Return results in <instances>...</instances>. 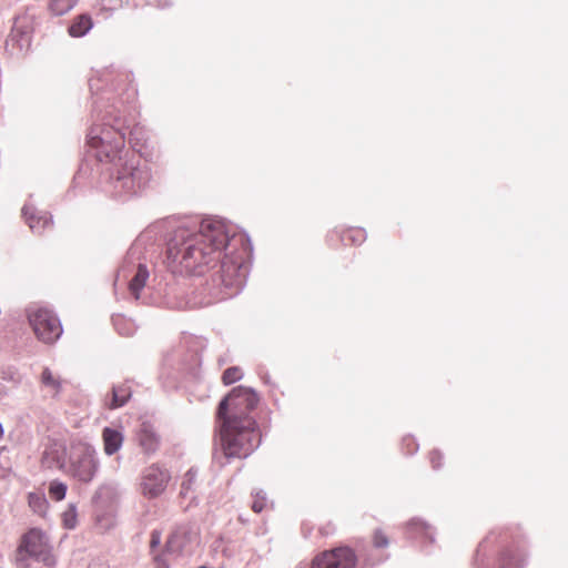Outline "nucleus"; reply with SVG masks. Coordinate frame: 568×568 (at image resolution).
Returning <instances> with one entry per match:
<instances>
[{
    "label": "nucleus",
    "instance_id": "obj_5",
    "mask_svg": "<svg viewBox=\"0 0 568 568\" xmlns=\"http://www.w3.org/2000/svg\"><path fill=\"white\" fill-rule=\"evenodd\" d=\"M124 139L125 133L106 124H94L88 133V144L95 150V158L110 164L124 156Z\"/></svg>",
    "mask_w": 568,
    "mask_h": 568
},
{
    "label": "nucleus",
    "instance_id": "obj_11",
    "mask_svg": "<svg viewBox=\"0 0 568 568\" xmlns=\"http://www.w3.org/2000/svg\"><path fill=\"white\" fill-rule=\"evenodd\" d=\"M356 557L352 549L347 547L336 548L325 551L317 556L313 562V568H354Z\"/></svg>",
    "mask_w": 568,
    "mask_h": 568
},
{
    "label": "nucleus",
    "instance_id": "obj_34",
    "mask_svg": "<svg viewBox=\"0 0 568 568\" xmlns=\"http://www.w3.org/2000/svg\"><path fill=\"white\" fill-rule=\"evenodd\" d=\"M429 458H430V463L433 465V468L437 469V468L440 467L443 456H442V453L439 450H433L430 453V455H429Z\"/></svg>",
    "mask_w": 568,
    "mask_h": 568
},
{
    "label": "nucleus",
    "instance_id": "obj_16",
    "mask_svg": "<svg viewBox=\"0 0 568 568\" xmlns=\"http://www.w3.org/2000/svg\"><path fill=\"white\" fill-rule=\"evenodd\" d=\"M182 551L181 548V538L178 534L172 535L166 544L164 554H153V560L155 564V568H170L168 560L165 559L166 555H178Z\"/></svg>",
    "mask_w": 568,
    "mask_h": 568
},
{
    "label": "nucleus",
    "instance_id": "obj_24",
    "mask_svg": "<svg viewBox=\"0 0 568 568\" xmlns=\"http://www.w3.org/2000/svg\"><path fill=\"white\" fill-rule=\"evenodd\" d=\"M366 240V232L363 229L353 227L342 234L344 243H352L355 245L362 244Z\"/></svg>",
    "mask_w": 568,
    "mask_h": 568
},
{
    "label": "nucleus",
    "instance_id": "obj_8",
    "mask_svg": "<svg viewBox=\"0 0 568 568\" xmlns=\"http://www.w3.org/2000/svg\"><path fill=\"white\" fill-rule=\"evenodd\" d=\"M29 323L38 339L45 344H53L63 333L59 317L47 308L30 313Z\"/></svg>",
    "mask_w": 568,
    "mask_h": 568
},
{
    "label": "nucleus",
    "instance_id": "obj_31",
    "mask_svg": "<svg viewBox=\"0 0 568 568\" xmlns=\"http://www.w3.org/2000/svg\"><path fill=\"white\" fill-rule=\"evenodd\" d=\"M388 544V538L381 530H377L374 535V546L376 548H385Z\"/></svg>",
    "mask_w": 568,
    "mask_h": 568
},
{
    "label": "nucleus",
    "instance_id": "obj_10",
    "mask_svg": "<svg viewBox=\"0 0 568 568\" xmlns=\"http://www.w3.org/2000/svg\"><path fill=\"white\" fill-rule=\"evenodd\" d=\"M33 31V19L29 14H21L14 19L7 47L24 52L30 48Z\"/></svg>",
    "mask_w": 568,
    "mask_h": 568
},
{
    "label": "nucleus",
    "instance_id": "obj_40",
    "mask_svg": "<svg viewBox=\"0 0 568 568\" xmlns=\"http://www.w3.org/2000/svg\"><path fill=\"white\" fill-rule=\"evenodd\" d=\"M94 112L98 113V118H101L102 120L105 118V115L102 114V110L100 109V105L95 102V105H94Z\"/></svg>",
    "mask_w": 568,
    "mask_h": 568
},
{
    "label": "nucleus",
    "instance_id": "obj_26",
    "mask_svg": "<svg viewBox=\"0 0 568 568\" xmlns=\"http://www.w3.org/2000/svg\"><path fill=\"white\" fill-rule=\"evenodd\" d=\"M67 489L68 487L64 483L55 479L49 484L48 493L51 499L60 501L64 499Z\"/></svg>",
    "mask_w": 568,
    "mask_h": 568
},
{
    "label": "nucleus",
    "instance_id": "obj_6",
    "mask_svg": "<svg viewBox=\"0 0 568 568\" xmlns=\"http://www.w3.org/2000/svg\"><path fill=\"white\" fill-rule=\"evenodd\" d=\"M100 469L98 452L88 442H74L71 445L65 474L82 483H91Z\"/></svg>",
    "mask_w": 568,
    "mask_h": 568
},
{
    "label": "nucleus",
    "instance_id": "obj_2",
    "mask_svg": "<svg viewBox=\"0 0 568 568\" xmlns=\"http://www.w3.org/2000/svg\"><path fill=\"white\" fill-rule=\"evenodd\" d=\"M220 422V443L226 459L246 458L260 446L261 436L253 418L239 419L234 415Z\"/></svg>",
    "mask_w": 568,
    "mask_h": 568
},
{
    "label": "nucleus",
    "instance_id": "obj_28",
    "mask_svg": "<svg viewBox=\"0 0 568 568\" xmlns=\"http://www.w3.org/2000/svg\"><path fill=\"white\" fill-rule=\"evenodd\" d=\"M63 524L67 528L72 529L77 524V507L70 504L68 509L63 513Z\"/></svg>",
    "mask_w": 568,
    "mask_h": 568
},
{
    "label": "nucleus",
    "instance_id": "obj_29",
    "mask_svg": "<svg viewBox=\"0 0 568 568\" xmlns=\"http://www.w3.org/2000/svg\"><path fill=\"white\" fill-rule=\"evenodd\" d=\"M242 378V371L239 367H230L224 371L222 379L224 384L230 385Z\"/></svg>",
    "mask_w": 568,
    "mask_h": 568
},
{
    "label": "nucleus",
    "instance_id": "obj_38",
    "mask_svg": "<svg viewBox=\"0 0 568 568\" xmlns=\"http://www.w3.org/2000/svg\"><path fill=\"white\" fill-rule=\"evenodd\" d=\"M8 387L0 382V402L8 396Z\"/></svg>",
    "mask_w": 568,
    "mask_h": 568
},
{
    "label": "nucleus",
    "instance_id": "obj_13",
    "mask_svg": "<svg viewBox=\"0 0 568 568\" xmlns=\"http://www.w3.org/2000/svg\"><path fill=\"white\" fill-rule=\"evenodd\" d=\"M22 216L33 233H41L52 224L51 215L45 211L38 210L31 203L23 205Z\"/></svg>",
    "mask_w": 568,
    "mask_h": 568
},
{
    "label": "nucleus",
    "instance_id": "obj_21",
    "mask_svg": "<svg viewBox=\"0 0 568 568\" xmlns=\"http://www.w3.org/2000/svg\"><path fill=\"white\" fill-rule=\"evenodd\" d=\"M525 564V555L519 549L507 550L500 559V568H524Z\"/></svg>",
    "mask_w": 568,
    "mask_h": 568
},
{
    "label": "nucleus",
    "instance_id": "obj_20",
    "mask_svg": "<svg viewBox=\"0 0 568 568\" xmlns=\"http://www.w3.org/2000/svg\"><path fill=\"white\" fill-rule=\"evenodd\" d=\"M407 530L414 538L424 536L429 539L430 542L434 541L433 528L419 518H413L409 520L407 524Z\"/></svg>",
    "mask_w": 568,
    "mask_h": 568
},
{
    "label": "nucleus",
    "instance_id": "obj_14",
    "mask_svg": "<svg viewBox=\"0 0 568 568\" xmlns=\"http://www.w3.org/2000/svg\"><path fill=\"white\" fill-rule=\"evenodd\" d=\"M138 440L146 454H153L160 445V437L155 433L154 428L146 423L141 425V428L138 433Z\"/></svg>",
    "mask_w": 568,
    "mask_h": 568
},
{
    "label": "nucleus",
    "instance_id": "obj_12",
    "mask_svg": "<svg viewBox=\"0 0 568 568\" xmlns=\"http://www.w3.org/2000/svg\"><path fill=\"white\" fill-rule=\"evenodd\" d=\"M65 457V445L58 440H49L44 446L41 464L44 468H57L64 471L68 464Z\"/></svg>",
    "mask_w": 568,
    "mask_h": 568
},
{
    "label": "nucleus",
    "instance_id": "obj_35",
    "mask_svg": "<svg viewBox=\"0 0 568 568\" xmlns=\"http://www.w3.org/2000/svg\"><path fill=\"white\" fill-rule=\"evenodd\" d=\"M122 324H125L124 318H122V317L114 318V326L118 329V332L121 335H131L133 333V329H131V328L122 329V327H121Z\"/></svg>",
    "mask_w": 568,
    "mask_h": 568
},
{
    "label": "nucleus",
    "instance_id": "obj_3",
    "mask_svg": "<svg viewBox=\"0 0 568 568\" xmlns=\"http://www.w3.org/2000/svg\"><path fill=\"white\" fill-rule=\"evenodd\" d=\"M109 171L111 192L119 197L140 194L152 179L148 164L134 159L126 160L124 156H119V160L112 162Z\"/></svg>",
    "mask_w": 568,
    "mask_h": 568
},
{
    "label": "nucleus",
    "instance_id": "obj_9",
    "mask_svg": "<svg viewBox=\"0 0 568 568\" xmlns=\"http://www.w3.org/2000/svg\"><path fill=\"white\" fill-rule=\"evenodd\" d=\"M170 480L171 474L168 468L159 464H151L140 474V493L148 499H155L165 491Z\"/></svg>",
    "mask_w": 568,
    "mask_h": 568
},
{
    "label": "nucleus",
    "instance_id": "obj_36",
    "mask_svg": "<svg viewBox=\"0 0 568 568\" xmlns=\"http://www.w3.org/2000/svg\"><path fill=\"white\" fill-rule=\"evenodd\" d=\"M140 133H141V129L140 128H134L133 130L130 131V141L134 142V146H138V141H139L138 135Z\"/></svg>",
    "mask_w": 568,
    "mask_h": 568
},
{
    "label": "nucleus",
    "instance_id": "obj_7",
    "mask_svg": "<svg viewBox=\"0 0 568 568\" xmlns=\"http://www.w3.org/2000/svg\"><path fill=\"white\" fill-rule=\"evenodd\" d=\"M258 397L252 388L237 386L220 402L217 419L224 420L225 417L234 415L239 419L252 418L248 413L256 407Z\"/></svg>",
    "mask_w": 568,
    "mask_h": 568
},
{
    "label": "nucleus",
    "instance_id": "obj_33",
    "mask_svg": "<svg viewBox=\"0 0 568 568\" xmlns=\"http://www.w3.org/2000/svg\"><path fill=\"white\" fill-rule=\"evenodd\" d=\"M161 544V532L158 530H153L151 532V539H150V548L151 552L154 554V549L160 546Z\"/></svg>",
    "mask_w": 568,
    "mask_h": 568
},
{
    "label": "nucleus",
    "instance_id": "obj_18",
    "mask_svg": "<svg viewBox=\"0 0 568 568\" xmlns=\"http://www.w3.org/2000/svg\"><path fill=\"white\" fill-rule=\"evenodd\" d=\"M149 276L150 274L146 266L139 264L133 278L129 283V291L135 300H139L140 292L145 286Z\"/></svg>",
    "mask_w": 568,
    "mask_h": 568
},
{
    "label": "nucleus",
    "instance_id": "obj_39",
    "mask_svg": "<svg viewBox=\"0 0 568 568\" xmlns=\"http://www.w3.org/2000/svg\"><path fill=\"white\" fill-rule=\"evenodd\" d=\"M98 81H99V80H95V79H91V80H90V89H91L92 91H94V90H97V91H98V90H100V88H99V85H98V83H97Z\"/></svg>",
    "mask_w": 568,
    "mask_h": 568
},
{
    "label": "nucleus",
    "instance_id": "obj_27",
    "mask_svg": "<svg viewBox=\"0 0 568 568\" xmlns=\"http://www.w3.org/2000/svg\"><path fill=\"white\" fill-rule=\"evenodd\" d=\"M197 477V470L195 468L189 469L183 478L181 485V495L187 496L189 491L193 488Z\"/></svg>",
    "mask_w": 568,
    "mask_h": 568
},
{
    "label": "nucleus",
    "instance_id": "obj_19",
    "mask_svg": "<svg viewBox=\"0 0 568 568\" xmlns=\"http://www.w3.org/2000/svg\"><path fill=\"white\" fill-rule=\"evenodd\" d=\"M93 27L92 18L87 14L78 16L69 27V34L73 38L85 36Z\"/></svg>",
    "mask_w": 568,
    "mask_h": 568
},
{
    "label": "nucleus",
    "instance_id": "obj_4",
    "mask_svg": "<svg viewBox=\"0 0 568 568\" xmlns=\"http://www.w3.org/2000/svg\"><path fill=\"white\" fill-rule=\"evenodd\" d=\"M55 557L43 531L32 528L20 540L16 551L17 568H54Z\"/></svg>",
    "mask_w": 568,
    "mask_h": 568
},
{
    "label": "nucleus",
    "instance_id": "obj_15",
    "mask_svg": "<svg viewBox=\"0 0 568 568\" xmlns=\"http://www.w3.org/2000/svg\"><path fill=\"white\" fill-rule=\"evenodd\" d=\"M102 440L105 455L112 456L121 449L124 437L120 430L104 427L102 430Z\"/></svg>",
    "mask_w": 568,
    "mask_h": 568
},
{
    "label": "nucleus",
    "instance_id": "obj_25",
    "mask_svg": "<svg viewBox=\"0 0 568 568\" xmlns=\"http://www.w3.org/2000/svg\"><path fill=\"white\" fill-rule=\"evenodd\" d=\"M78 0H51L50 10L55 16H63L77 4Z\"/></svg>",
    "mask_w": 568,
    "mask_h": 568
},
{
    "label": "nucleus",
    "instance_id": "obj_32",
    "mask_svg": "<svg viewBox=\"0 0 568 568\" xmlns=\"http://www.w3.org/2000/svg\"><path fill=\"white\" fill-rule=\"evenodd\" d=\"M2 379L7 381V382L14 383V384H20L21 383L20 375L16 371H13V369L3 371L2 372Z\"/></svg>",
    "mask_w": 568,
    "mask_h": 568
},
{
    "label": "nucleus",
    "instance_id": "obj_1",
    "mask_svg": "<svg viewBox=\"0 0 568 568\" xmlns=\"http://www.w3.org/2000/svg\"><path fill=\"white\" fill-rule=\"evenodd\" d=\"M245 236L223 220H203L197 230L181 226L175 230L168 243V258L189 274L201 275L204 267L220 260L221 282L230 290L229 295L237 294L245 285L247 267L242 256L234 255L236 246L243 244Z\"/></svg>",
    "mask_w": 568,
    "mask_h": 568
},
{
    "label": "nucleus",
    "instance_id": "obj_17",
    "mask_svg": "<svg viewBox=\"0 0 568 568\" xmlns=\"http://www.w3.org/2000/svg\"><path fill=\"white\" fill-rule=\"evenodd\" d=\"M41 386L47 394L55 397L62 389V382L59 375L54 374L49 367H44L40 376Z\"/></svg>",
    "mask_w": 568,
    "mask_h": 568
},
{
    "label": "nucleus",
    "instance_id": "obj_37",
    "mask_svg": "<svg viewBox=\"0 0 568 568\" xmlns=\"http://www.w3.org/2000/svg\"><path fill=\"white\" fill-rule=\"evenodd\" d=\"M88 568H108V566L100 560H93L89 564Z\"/></svg>",
    "mask_w": 568,
    "mask_h": 568
},
{
    "label": "nucleus",
    "instance_id": "obj_23",
    "mask_svg": "<svg viewBox=\"0 0 568 568\" xmlns=\"http://www.w3.org/2000/svg\"><path fill=\"white\" fill-rule=\"evenodd\" d=\"M28 504L33 513L44 515L48 508L45 496L40 493H30L28 495Z\"/></svg>",
    "mask_w": 568,
    "mask_h": 568
},
{
    "label": "nucleus",
    "instance_id": "obj_22",
    "mask_svg": "<svg viewBox=\"0 0 568 568\" xmlns=\"http://www.w3.org/2000/svg\"><path fill=\"white\" fill-rule=\"evenodd\" d=\"M131 397V389L129 386L122 384L119 386H114L112 389V400L109 404L111 409L119 408L123 406L129 398Z\"/></svg>",
    "mask_w": 568,
    "mask_h": 568
},
{
    "label": "nucleus",
    "instance_id": "obj_30",
    "mask_svg": "<svg viewBox=\"0 0 568 568\" xmlns=\"http://www.w3.org/2000/svg\"><path fill=\"white\" fill-rule=\"evenodd\" d=\"M266 507V496L262 490L256 491L252 504V509L255 513H261Z\"/></svg>",
    "mask_w": 568,
    "mask_h": 568
}]
</instances>
